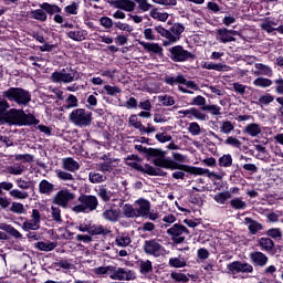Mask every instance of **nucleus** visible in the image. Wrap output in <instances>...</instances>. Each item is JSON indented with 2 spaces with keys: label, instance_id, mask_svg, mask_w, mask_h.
Listing matches in <instances>:
<instances>
[{
  "label": "nucleus",
  "instance_id": "f257e3e1",
  "mask_svg": "<svg viewBox=\"0 0 283 283\" xmlns=\"http://www.w3.org/2000/svg\"><path fill=\"white\" fill-rule=\"evenodd\" d=\"M135 149L155 158L154 165H156V167H161L163 169H171V171L181 169V171H189L190 174H195V176H205V174H209L208 169L189 167L187 165H180L171 159H168L165 157L167 156V153L158 148H147L143 145H135Z\"/></svg>",
  "mask_w": 283,
  "mask_h": 283
},
{
  "label": "nucleus",
  "instance_id": "f03ea898",
  "mask_svg": "<svg viewBox=\"0 0 283 283\" xmlns=\"http://www.w3.org/2000/svg\"><path fill=\"white\" fill-rule=\"evenodd\" d=\"M3 123L7 125H35L36 117L32 114H25V112L17 108H11L2 116Z\"/></svg>",
  "mask_w": 283,
  "mask_h": 283
},
{
  "label": "nucleus",
  "instance_id": "7ed1b4c3",
  "mask_svg": "<svg viewBox=\"0 0 283 283\" xmlns=\"http://www.w3.org/2000/svg\"><path fill=\"white\" fill-rule=\"evenodd\" d=\"M3 98L17 103V105L25 106L32 101V95L21 87H10L2 92Z\"/></svg>",
  "mask_w": 283,
  "mask_h": 283
},
{
  "label": "nucleus",
  "instance_id": "20e7f679",
  "mask_svg": "<svg viewBox=\"0 0 283 283\" xmlns=\"http://www.w3.org/2000/svg\"><path fill=\"white\" fill-rule=\"evenodd\" d=\"M77 202H80V205L72 208L74 213H90L91 211H96L98 208V198H96V196L81 195L77 198Z\"/></svg>",
  "mask_w": 283,
  "mask_h": 283
},
{
  "label": "nucleus",
  "instance_id": "39448f33",
  "mask_svg": "<svg viewBox=\"0 0 283 283\" xmlns=\"http://www.w3.org/2000/svg\"><path fill=\"white\" fill-rule=\"evenodd\" d=\"M69 120L74 127H90L92 125V112L85 108H75L70 113Z\"/></svg>",
  "mask_w": 283,
  "mask_h": 283
},
{
  "label": "nucleus",
  "instance_id": "423d86ee",
  "mask_svg": "<svg viewBox=\"0 0 283 283\" xmlns=\"http://www.w3.org/2000/svg\"><path fill=\"white\" fill-rule=\"evenodd\" d=\"M76 195L72 192V190L67 188L60 189L52 199L53 205L56 207H61V209H67L70 207V202L75 200Z\"/></svg>",
  "mask_w": 283,
  "mask_h": 283
},
{
  "label": "nucleus",
  "instance_id": "0eeeda50",
  "mask_svg": "<svg viewBox=\"0 0 283 283\" xmlns=\"http://www.w3.org/2000/svg\"><path fill=\"white\" fill-rule=\"evenodd\" d=\"M166 233L171 238L175 244H182V242H185L187 239L189 229L180 223H175L166 231Z\"/></svg>",
  "mask_w": 283,
  "mask_h": 283
},
{
  "label": "nucleus",
  "instance_id": "6e6552de",
  "mask_svg": "<svg viewBox=\"0 0 283 283\" xmlns=\"http://www.w3.org/2000/svg\"><path fill=\"white\" fill-rule=\"evenodd\" d=\"M111 280H118L119 282L126 281L129 282L132 280H136V275L128 269L116 268L111 265Z\"/></svg>",
  "mask_w": 283,
  "mask_h": 283
},
{
  "label": "nucleus",
  "instance_id": "1a4fd4ad",
  "mask_svg": "<svg viewBox=\"0 0 283 283\" xmlns=\"http://www.w3.org/2000/svg\"><path fill=\"white\" fill-rule=\"evenodd\" d=\"M170 59L175 61V63H182L185 61H189V59H193L191 52L185 50L182 45L172 46L170 50Z\"/></svg>",
  "mask_w": 283,
  "mask_h": 283
},
{
  "label": "nucleus",
  "instance_id": "9d476101",
  "mask_svg": "<svg viewBox=\"0 0 283 283\" xmlns=\"http://www.w3.org/2000/svg\"><path fill=\"white\" fill-rule=\"evenodd\" d=\"M182 32H185V24L180 22L174 23L168 30V41L165 42V45H172V43H178Z\"/></svg>",
  "mask_w": 283,
  "mask_h": 283
},
{
  "label": "nucleus",
  "instance_id": "9b49d317",
  "mask_svg": "<svg viewBox=\"0 0 283 283\" xmlns=\"http://www.w3.org/2000/svg\"><path fill=\"white\" fill-rule=\"evenodd\" d=\"M165 83L167 85H176V83H178L179 85H186V87H188L189 90H193V92H198V90H200L196 82L185 78L184 75H177V77L167 76L165 77Z\"/></svg>",
  "mask_w": 283,
  "mask_h": 283
},
{
  "label": "nucleus",
  "instance_id": "f8f14e48",
  "mask_svg": "<svg viewBox=\"0 0 283 283\" xmlns=\"http://www.w3.org/2000/svg\"><path fill=\"white\" fill-rule=\"evenodd\" d=\"M143 249L144 253L154 258H160L163 253V245L156 239L145 241Z\"/></svg>",
  "mask_w": 283,
  "mask_h": 283
},
{
  "label": "nucleus",
  "instance_id": "ddd939ff",
  "mask_svg": "<svg viewBox=\"0 0 283 283\" xmlns=\"http://www.w3.org/2000/svg\"><path fill=\"white\" fill-rule=\"evenodd\" d=\"M135 217L136 218H147L151 209V203L148 200L139 199L135 201Z\"/></svg>",
  "mask_w": 283,
  "mask_h": 283
},
{
  "label": "nucleus",
  "instance_id": "4468645a",
  "mask_svg": "<svg viewBox=\"0 0 283 283\" xmlns=\"http://www.w3.org/2000/svg\"><path fill=\"white\" fill-rule=\"evenodd\" d=\"M107 3L116 10H124L125 12H134L136 10V2L132 0H108Z\"/></svg>",
  "mask_w": 283,
  "mask_h": 283
},
{
  "label": "nucleus",
  "instance_id": "2eb2a0df",
  "mask_svg": "<svg viewBox=\"0 0 283 283\" xmlns=\"http://www.w3.org/2000/svg\"><path fill=\"white\" fill-rule=\"evenodd\" d=\"M230 273H253V265L249 263H242L240 261H234L227 265Z\"/></svg>",
  "mask_w": 283,
  "mask_h": 283
},
{
  "label": "nucleus",
  "instance_id": "dca6fc26",
  "mask_svg": "<svg viewBox=\"0 0 283 283\" xmlns=\"http://www.w3.org/2000/svg\"><path fill=\"white\" fill-rule=\"evenodd\" d=\"M235 34H238V31L235 30L218 29L217 41H220L221 43H231L235 41V38H233Z\"/></svg>",
  "mask_w": 283,
  "mask_h": 283
},
{
  "label": "nucleus",
  "instance_id": "f3484780",
  "mask_svg": "<svg viewBox=\"0 0 283 283\" xmlns=\"http://www.w3.org/2000/svg\"><path fill=\"white\" fill-rule=\"evenodd\" d=\"M250 260L254 266H261L264 268L266 264H269V256L266 254L260 252V251H254L250 253Z\"/></svg>",
  "mask_w": 283,
  "mask_h": 283
},
{
  "label": "nucleus",
  "instance_id": "a211bd4d",
  "mask_svg": "<svg viewBox=\"0 0 283 283\" xmlns=\"http://www.w3.org/2000/svg\"><path fill=\"white\" fill-rule=\"evenodd\" d=\"M102 160H104V161L98 164V168H99V171H102L103 174H107V172L112 171L114 169V167H116V165H114V164L118 163L117 159L109 158L107 155H104L102 157Z\"/></svg>",
  "mask_w": 283,
  "mask_h": 283
},
{
  "label": "nucleus",
  "instance_id": "6ab92c4d",
  "mask_svg": "<svg viewBox=\"0 0 283 283\" xmlns=\"http://www.w3.org/2000/svg\"><path fill=\"white\" fill-rule=\"evenodd\" d=\"M244 224L245 227H248V231L251 233V235H256V233H260V231L264 229V226H262V223L249 217L244 219Z\"/></svg>",
  "mask_w": 283,
  "mask_h": 283
},
{
  "label": "nucleus",
  "instance_id": "aec40b11",
  "mask_svg": "<svg viewBox=\"0 0 283 283\" xmlns=\"http://www.w3.org/2000/svg\"><path fill=\"white\" fill-rule=\"evenodd\" d=\"M102 218H104V220H106V222H118V220H120V210L106 209L102 213Z\"/></svg>",
  "mask_w": 283,
  "mask_h": 283
},
{
  "label": "nucleus",
  "instance_id": "412c9836",
  "mask_svg": "<svg viewBox=\"0 0 283 283\" xmlns=\"http://www.w3.org/2000/svg\"><path fill=\"white\" fill-rule=\"evenodd\" d=\"M55 190L54 184L48 181V179H43L39 184V193L42 196H52Z\"/></svg>",
  "mask_w": 283,
  "mask_h": 283
},
{
  "label": "nucleus",
  "instance_id": "4be33fe9",
  "mask_svg": "<svg viewBox=\"0 0 283 283\" xmlns=\"http://www.w3.org/2000/svg\"><path fill=\"white\" fill-rule=\"evenodd\" d=\"M62 167L66 171H72V172L78 171V169H81V165L78 164V161L74 160V158L72 157L62 159Z\"/></svg>",
  "mask_w": 283,
  "mask_h": 283
},
{
  "label": "nucleus",
  "instance_id": "5701e85b",
  "mask_svg": "<svg viewBox=\"0 0 283 283\" xmlns=\"http://www.w3.org/2000/svg\"><path fill=\"white\" fill-rule=\"evenodd\" d=\"M201 66L203 70H214L216 72H229L231 70V66L222 63L203 62Z\"/></svg>",
  "mask_w": 283,
  "mask_h": 283
},
{
  "label": "nucleus",
  "instance_id": "b1692460",
  "mask_svg": "<svg viewBox=\"0 0 283 283\" xmlns=\"http://www.w3.org/2000/svg\"><path fill=\"white\" fill-rule=\"evenodd\" d=\"M139 45H143L144 50L150 54H163V46L158 43L139 41Z\"/></svg>",
  "mask_w": 283,
  "mask_h": 283
},
{
  "label": "nucleus",
  "instance_id": "393cba45",
  "mask_svg": "<svg viewBox=\"0 0 283 283\" xmlns=\"http://www.w3.org/2000/svg\"><path fill=\"white\" fill-rule=\"evenodd\" d=\"M254 67L256 71H254V74L256 76H273V69L271 66L263 64V63H256L254 64Z\"/></svg>",
  "mask_w": 283,
  "mask_h": 283
},
{
  "label": "nucleus",
  "instance_id": "a878e982",
  "mask_svg": "<svg viewBox=\"0 0 283 283\" xmlns=\"http://www.w3.org/2000/svg\"><path fill=\"white\" fill-rule=\"evenodd\" d=\"M244 134H248L249 136H252V138H255L256 136H260V134H262V127L260 126V124H248L244 129H243Z\"/></svg>",
  "mask_w": 283,
  "mask_h": 283
},
{
  "label": "nucleus",
  "instance_id": "bb28decb",
  "mask_svg": "<svg viewBox=\"0 0 283 283\" xmlns=\"http://www.w3.org/2000/svg\"><path fill=\"white\" fill-rule=\"evenodd\" d=\"M139 272L142 275H147L154 271V265L149 260H139L138 261Z\"/></svg>",
  "mask_w": 283,
  "mask_h": 283
},
{
  "label": "nucleus",
  "instance_id": "cd10ccee",
  "mask_svg": "<svg viewBox=\"0 0 283 283\" xmlns=\"http://www.w3.org/2000/svg\"><path fill=\"white\" fill-rule=\"evenodd\" d=\"M169 266H172V269H185V266H187V259L182 255L170 258Z\"/></svg>",
  "mask_w": 283,
  "mask_h": 283
},
{
  "label": "nucleus",
  "instance_id": "c85d7f7f",
  "mask_svg": "<svg viewBox=\"0 0 283 283\" xmlns=\"http://www.w3.org/2000/svg\"><path fill=\"white\" fill-rule=\"evenodd\" d=\"M0 229L1 231H6L7 233H9V235H12V238H15V240H21V238H23V234H21L19 230L10 224L3 223L0 226Z\"/></svg>",
  "mask_w": 283,
  "mask_h": 283
},
{
  "label": "nucleus",
  "instance_id": "c756f323",
  "mask_svg": "<svg viewBox=\"0 0 283 283\" xmlns=\"http://www.w3.org/2000/svg\"><path fill=\"white\" fill-rule=\"evenodd\" d=\"M69 39H72L73 41H85V38L87 36V31L76 29L74 31H70L67 33Z\"/></svg>",
  "mask_w": 283,
  "mask_h": 283
},
{
  "label": "nucleus",
  "instance_id": "7c9ffc66",
  "mask_svg": "<svg viewBox=\"0 0 283 283\" xmlns=\"http://www.w3.org/2000/svg\"><path fill=\"white\" fill-rule=\"evenodd\" d=\"M29 17L30 19H34L35 21H41V22L48 21V13L42 8L30 11Z\"/></svg>",
  "mask_w": 283,
  "mask_h": 283
},
{
  "label": "nucleus",
  "instance_id": "2f4dec72",
  "mask_svg": "<svg viewBox=\"0 0 283 283\" xmlns=\"http://www.w3.org/2000/svg\"><path fill=\"white\" fill-rule=\"evenodd\" d=\"M274 25H277V23L275 21L270 20L269 18H266L260 24V28H261V30H264L265 32H268V34H271V32L277 31V28H274Z\"/></svg>",
  "mask_w": 283,
  "mask_h": 283
},
{
  "label": "nucleus",
  "instance_id": "473e14b6",
  "mask_svg": "<svg viewBox=\"0 0 283 283\" xmlns=\"http://www.w3.org/2000/svg\"><path fill=\"white\" fill-rule=\"evenodd\" d=\"M88 180L93 185H101V182H105V180H107V176L101 172L92 171L88 174Z\"/></svg>",
  "mask_w": 283,
  "mask_h": 283
},
{
  "label": "nucleus",
  "instance_id": "72a5a7b5",
  "mask_svg": "<svg viewBox=\"0 0 283 283\" xmlns=\"http://www.w3.org/2000/svg\"><path fill=\"white\" fill-rule=\"evenodd\" d=\"M35 249H38L39 251H54V249H56V243L54 242H43V241H39L34 244Z\"/></svg>",
  "mask_w": 283,
  "mask_h": 283
},
{
  "label": "nucleus",
  "instance_id": "f704fd0d",
  "mask_svg": "<svg viewBox=\"0 0 283 283\" xmlns=\"http://www.w3.org/2000/svg\"><path fill=\"white\" fill-rule=\"evenodd\" d=\"M259 247L262 249V251H273L275 242H273V240L270 238H261L259 240Z\"/></svg>",
  "mask_w": 283,
  "mask_h": 283
},
{
  "label": "nucleus",
  "instance_id": "c9c22d12",
  "mask_svg": "<svg viewBox=\"0 0 283 283\" xmlns=\"http://www.w3.org/2000/svg\"><path fill=\"white\" fill-rule=\"evenodd\" d=\"M51 218L56 224H63V217L61 216V208L51 206Z\"/></svg>",
  "mask_w": 283,
  "mask_h": 283
},
{
  "label": "nucleus",
  "instance_id": "e433bc0d",
  "mask_svg": "<svg viewBox=\"0 0 283 283\" xmlns=\"http://www.w3.org/2000/svg\"><path fill=\"white\" fill-rule=\"evenodd\" d=\"M40 8L44 10L45 13L48 12V14H59V12H61L59 6L50 4L48 2H43L42 4H40Z\"/></svg>",
  "mask_w": 283,
  "mask_h": 283
},
{
  "label": "nucleus",
  "instance_id": "4c0bfd02",
  "mask_svg": "<svg viewBox=\"0 0 283 283\" xmlns=\"http://www.w3.org/2000/svg\"><path fill=\"white\" fill-rule=\"evenodd\" d=\"M115 244L122 248L129 247L132 244V238L127 234H119L115 239Z\"/></svg>",
  "mask_w": 283,
  "mask_h": 283
},
{
  "label": "nucleus",
  "instance_id": "58836bf2",
  "mask_svg": "<svg viewBox=\"0 0 283 283\" xmlns=\"http://www.w3.org/2000/svg\"><path fill=\"white\" fill-rule=\"evenodd\" d=\"M90 235H107L109 230L105 229L103 226H90Z\"/></svg>",
  "mask_w": 283,
  "mask_h": 283
},
{
  "label": "nucleus",
  "instance_id": "ea45409f",
  "mask_svg": "<svg viewBox=\"0 0 283 283\" xmlns=\"http://www.w3.org/2000/svg\"><path fill=\"white\" fill-rule=\"evenodd\" d=\"M97 196L98 198H101V200L103 202H109V200H112V197L114 196V193L109 190H107L105 187H101L97 190Z\"/></svg>",
  "mask_w": 283,
  "mask_h": 283
},
{
  "label": "nucleus",
  "instance_id": "a19ab883",
  "mask_svg": "<svg viewBox=\"0 0 283 283\" xmlns=\"http://www.w3.org/2000/svg\"><path fill=\"white\" fill-rule=\"evenodd\" d=\"M7 171L8 174H11V176H21L23 171H25V166L21 164H14L13 166H9Z\"/></svg>",
  "mask_w": 283,
  "mask_h": 283
},
{
  "label": "nucleus",
  "instance_id": "79ce46f5",
  "mask_svg": "<svg viewBox=\"0 0 283 283\" xmlns=\"http://www.w3.org/2000/svg\"><path fill=\"white\" fill-rule=\"evenodd\" d=\"M9 195L11 196V198H14L15 200H28V198H30V193H28V191L19 189L10 190Z\"/></svg>",
  "mask_w": 283,
  "mask_h": 283
},
{
  "label": "nucleus",
  "instance_id": "37998d69",
  "mask_svg": "<svg viewBox=\"0 0 283 283\" xmlns=\"http://www.w3.org/2000/svg\"><path fill=\"white\" fill-rule=\"evenodd\" d=\"M213 200L218 202V205H226L227 200H231V192L224 191L214 195Z\"/></svg>",
  "mask_w": 283,
  "mask_h": 283
},
{
  "label": "nucleus",
  "instance_id": "c03bdc74",
  "mask_svg": "<svg viewBox=\"0 0 283 283\" xmlns=\"http://www.w3.org/2000/svg\"><path fill=\"white\" fill-rule=\"evenodd\" d=\"M253 85L255 87H271L273 85V81L266 77H258L253 81Z\"/></svg>",
  "mask_w": 283,
  "mask_h": 283
},
{
  "label": "nucleus",
  "instance_id": "a18cd8bd",
  "mask_svg": "<svg viewBox=\"0 0 283 283\" xmlns=\"http://www.w3.org/2000/svg\"><path fill=\"white\" fill-rule=\"evenodd\" d=\"M22 231H39L41 229V226H38L34 221L32 220H25L22 223L21 227Z\"/></svg>",
  "mask_w": 283,
  "mask_h": 283
},
{
  "label": "nucleus",
  "instance_id": "49530a36",
  "mask_svg": "<svg viewBox=\"0 0 283 283\" xmlns=\"http://www.w3.org/2000/svg\"><path fill=\"white\" fill-rule=\"evenodd\" d=\"M201 109L203 112H210L212 116H220V114H222V108L218 105H206L202 106Z\"/></svg>",
  "mask_w": 283,
  "mask_h": 283
},
{
  "label": "nucleus",
  "instance_id": "de8ad7c7",
  "mask_svg": "<svg viewBox=\"0 0 283 283\" xmlns=\"http://www.w3.org/2000/svg\"><path fill=\"white\" fill-rule=\"evenodd\" d=\"M235 129V125H233L230 120H224L221 123L220 132L221 134H231Z\"/></svg>",
  "mask_w": 283,
  "mask_h": 283
},
{
  "label": "nucleus",
  "instance_id": "09e8293b",
  "mask_svg": "<svg viewBox=\"0 0 283 283\" xmlns=\"http://www.w3.org/2000/svg\"><path fill=\"white\" fill-rule=\"evenodd\" d=\"M125 218H136V210L135 206H132L129 203H125L122 209Z\"/></svg>",
  "mask_w": 283,
  "mask_h": 283
},
{
  "label": "nucleus",
  "instance_id": "8fccbe9b",
  "mask_svg": "<svg viewBox=\"0 0 283 283\" xmlns=\"http://www.w3.org/2000/svg\"><path fill=\"white\" fill-rule=\"evenodd\" d=\"M188 132L191 136H200L202 134V128L199 123L192 122L188 126Z\"/></svg>",
  "mask_w": 283,
  "mask_h": 283
},
{
  "label": "nucleus",
  "instance_id": "3c124183",
  "mask_svg": "<svg viewBox=\"0 0 283 283\" xmlns=\"http://www.w3.org/2000/svg\"><path fill=\"white\" fill-rule=\"evenodd\" d=\"M231 165H233V157L231 156V154L228 155H223L219 158V166L220 167H231Z\"/></svg>",
  "mask_w": 283,
  "mask_h": 283
},
{
  "label": "nucleus",
  "instance_id": "603ef678",
  "mask_svg": "<svg viewBox=\"0 0 283 283\" xmlns=\"http://www.w3.org/2000/svg\"><path fill=\"white\" fill-rule=\"evenodd\" d=\"M232 209L244 210L247 209V201H242V198H234L230 201Z\"/></svg>",
  "mask_w": 283,
  "mask_h": 283
},
{
  "label": "nucleus",
  "instance_id": "864d4df0",
  "mask_svg": "<svg viewBox=\"0 0 283 283\" xmlns=\"http://www.w3.org/2000/svg\"><path fill=\"white\" fill-rule=\"evenodd\" d=\"M93 273L98 277H104L107 273H112V265L95 268L93 269Z\"/></svg>",
  "mask_w": 283,
  "mask_h": 283
},
{
  "label": "nucleus",
  "instance_id": "5fc2aeb1",
  "mask_svg": "<svg viewBox=\"0 0 283 283\" xmlns=\"http://www.w3.org/2000/svg\"><path fill=\"white\" fill-rule=\"evenodd\" d=\"M170 277L175 282H184V283L189 282V276H187V274L181 273V272H172V273H170Z\"/></svg>",
  "mask_w": 283,
  "mask_h": 283
},
{
  "label": "nucleus",
  "instance_id": "6e6d98bb",
  "mask_svg": "<svg viewBox=\"0 0 283 283\" xmlns=\"http://www.w3.org/2000/svg\"><path fill=\"white\" fill-rule=\"evenodd\" d=\"M151 19H157V21H167L169 19V13H163L156 9L150 11Z\"/></svg>",
  "mask_w": 283,
  "mask_h": 283
},
{
  "label": "nucleus",
  "instance_id": "4d7b16f0",
  "mask_svg": "<svg viewBox=\"0 0 283 283\" xmlns=\"http://www.w3.org/2000/svg\"><path fill=\"white\" fill-rule=\"evenodd\" d=\"M10 211L12 213H17L18 216H21V214L25 213V207L23 206V203L12 202Z\"/></svg>",
  "mask_w": 283,
  "mask_h": 283
},
{
  "label": "nucleus",
  "instance_id": "13d9d810",
  "mask_svg": "<svg viewBox=\"0 0 283 283\" xmlns=\"http://www.w3.org/2000/svg\"><path fill=\"white\" fill-rule=\"evenodd\" d=\"M128 123H129V125L135 127V129H138L139 132L145 129V126L143 125V123H140L138 120V116H136V115H130Z\"/></svg>",
  "mask_w": 283,
  "mask_h": 283
},
{
  "label": "nucleus",
  "instance_id": "bf43d9fd",
  "mask_svg": "<svg viewBox=\"0 0 283 283\" xmlns=\"http://www.w3.org/2000/svg\"><path fill=\"white\" fill-rule=\"evenodd\" d=\"M158 101L166 107H171V105H176V101L169 95H161L158 97Z\"/></svg>",
  "mask_w": 283,
  "mask_h": 283
},
{
  "label": "nucleus",
  "instance_id": "052dcab7",
  "mask_svg": "<svg viewBox=\"0 0 283 283\" xmlns=\"http://www.w3.org/2000/svg\"><path fill=\"white\" fill-rule=\"evenodd\" d=\"M226 145H230V147H235L237 149H240L242 147V142L233 136H230L226 139Z\"/></svg>",
  "mask_w": 283,
  "mask_h": 283
},
{
  "label": "nucleus",
  "instance_id": "680f3d73",
  "mask_svg": "<svg viewBox=\"0 0 283 283\" xmlns=\"http://www.w3.org/2000/svg\"><path fill=\"white\" fill-rule=\"evenodd\" d=\"M15 185L19 189H22L23 191H25V190L30 189L32 184L30 181H27L23 178H18V179H15Z\"/></svg>",
  "mask_w": 283,
  "mask_h": 283
},
{
  "label": "nucleus",
  "instance_id": "e2e57ef3",
  "mask_svg": "<svg viewBox=\"0 0 283 283\" xmlns=\"http://www.w3.org/2000/svg\"><path fill=\"white\" fill-rule=\"evenodd\" d=\"M266 235H269V238H273L274 240H277L279 238H282V230H280V228L269 229L266 232Z\"/></svg>",
  "mask_w": 283,
  "mask_h": 283
},
{
  "label": "nucleus",
  "instance_id": "0e129e2a",
  "mask_svg": "<svg viewBox=\"0 0 283 283\" xmlns=\"http://www.w3.org/2000/svg\"><path fill=\"white\" fill-rule=\"evenodd\" d=\"M72 107H78V98L74 95H70L66 98V109H72Z\"/></svg>",
  "mask_w": 283,
  "mask_h": 283
},
{
  "label": "nucleus",
  "instance_id": "69168bd1",
  "mask_svg": "<svg viewBox=\"0 0 283 283\" xmlns=\"http://www.w3.org/2000/svg\"><path fill=\"white\" fill-rule=\"evenodd\" d=\"M55 174L59 180H74V176H72V174L70 172H65L63 170H56Z\"/></svg>",
  "mask_w": 283,
  "mask_h": 283
},
{
  "label": "nucleus",
  "instance_id": "338daca9",
  "mask_svg": "<svg viewBox=\"0 0 283 283\" xmlns=\"http://www.w3.org/2000/svg\"><path fill=\"white\" fill-rule=\"evenodd\" d=\"M273 101H275V97H273V95H271V94H265V95H262V96L259 98V104H260V105H270V103H273Z\"/></svg>",
  "mask_w": 283,
  "mask_h": 283
},
{
  "label": "nucleus",
  "instance_id": "774afa93",
  "mask_svg": "<svg viewBox=\"0 0 283 283\" xmlns=\"http://www.w3.org/2000/svg\"><path fill=\"white\" fill-rule=\"evenodd\" d=\"M155 138L158 140V143H169L171 140V135L167 133H158L156 134Z\"/></svg>",
  "mask_w": 283,
  "mask_h": 283
}]
</instances>
